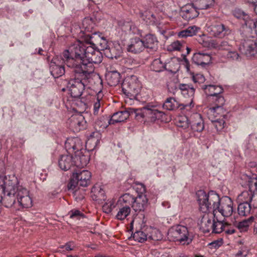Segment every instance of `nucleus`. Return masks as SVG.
<instances>
[{"label": "nucleus", "instance_id": "nucleus-1", "mask_svg": "<svg viewBox=\"0 0 257 257\" xmlns=\"http://www.w3.org/2000/svg\"><path fill=\"white\" fill-rule=\"evenodd\" d=\"M0 197L7 207L18 206L28 208L32 206L29 191L19 185L14 175L0 176Z\"/></svg>", "mask_w": 257, "mask_h": 257}, {"label": "nucleus", "instance_id": "nucleus-2", "mask_svg": "<svg viewBox=\"0 0 257 257\" xmlns=\"http://www.w3.org/2000/svg\"><path fill=\"white\" fill-rule=\"evenodd\" d=\"M90 43V41L83 43L77 41L63 52V55L66 59V65L68 67L79 72L82 70L80 65L85 58L86 49Z\"/></svg>", "mask_w": 257, "mask_h": 257}, {"label": "nucleus", "instance_id": "nucleus-3", "mask_svg": "<svg viewBox=\"0 0 257 257\" xmlns=\"http://www.w3.org/2000/svg\"><path fill=\"white\" fill-rule=\"evenodd\" d=\"M196 195L200 211L204 213L212 212L215 217L217 207L220 202L219 195L213 191L206 193L203 190L198 191Z\"/></svg>", "mask_w": 257, "mask_h": 257}, {"label": "nucleus", "instance_id": "nucleus-4", "mask_svg": "<svg viewBox=\"0 0 257 257\" xmlns=\"http://www.w3.org/2000/svg\"><path fill=\"white\" fill-rule=\"evenodd\" d=\"M75 76L74 79L69 81L67 84V88L69 89L71 96L74 98H79L82 94L86 87H88L89 84L92 81V77L89 74H87L81 71H75Z\"/></svg>", "mask_w": 257, "mask_h": 257}, {"label": "nucleus", "instance_id": "nucleus-5", "mask_svg": "<svg viewBox=\"0 0 257 257\" xmlns=\"http://www.w3.org/2000/svg\"><path fill=\"white\" fill-rule=\"evenodd\" d=\"M179 88L182 94L186 96L188 95L190 98V102L187 104H179V103L173 97H169L164 102L163 107L168 110H174L180 107L181 109L189 110L193 106V97L195 93V89L193 87L186 84H180Z\"/></svg>", "mask_w": 257, "mask_h": 257}, {"label": "nucleus", "instance_id": "nucleus-6", "mask_svg": "<svg viewBox=\"0 0 257 257\" xmlns=\"http://www.w3.org/2000/svg\"><path fill=\"white\" fill-rule=\"evenodd\" d=\"M96 45L92 41H90V45L86 49L85 58L80 65L82 68V70L80 71L89 74L91 77L94 71L93 64H99L101 62L102 59L101 52L96 50Z\"/></svg>", "mask_w": 257, "mask_h": 257}, {"label": "nucleus", "instance_id": "nucleus-7", "mask_svg": "<svg viewBox=\"0 0 257 257\" xmlns=\"http://www.w3.org/2000/svg\"><path fill=\"white\" fill-rule=\"evenodd\" d=\"M168 238L170 240L178 241L183 245H188L192 241V235L190 233L188 228L181 225L171 227L168 232Z\"/></svg>", "mask_w": 257, "mask_h": 257}, {"label": "nucleus", "instance_id": "nucleus-8", "mask_svg": "<svg viewBox=\"0 0 257 257\" xmlns=\"http://www.w3.org/2000/svg\"><path fill=\"white\" fill-rule=\"evenodd\" d=\"M91 174L86 170H74L67 187L69 190H74L78 186L87 187L91 183Z\"/></svg>", "mask_w": 257, "mask_h": 257}, {"label": "nucleus", "instance_id": "nucleus-9", "mask_svg": "<svg viewBox=\"0 0 257 257\" xmlns=\"http://www.w3.org/2000/svg\"><path fill=\"white\" fill-rule=\"evenodd\" d=\"M121 87L123 93L128 98L130 99H137L141 86L136 76L132 75L125 78Z\"/></svg>", "mask_w": 257, "mask_h": 257}, {"label": "nucleus", "instance_id": "nucleus-10", "mask_svg": "<svg viewBox=\"0 0 257 257\" xmlns=\"http://www.w3.org/2000/svg\"><path fill=\"white\" fill-rule=\"evenodd\" d=\"M135 112L137 116L140 115L142 117H148L152 121H155L156 120L164 121L166 117L165 113L159 110L157 108V106L151 104H148L138 109Z\"/></svg>", "mask_w": 257, "mask_h": 257}, {"label": "nucleus", "instance_id": "nucleus-11", "mask_svg": "<svg viewBox=\"0 0 257 257\" xmlns=\"http://www.w3.org/2000/svg\"><path fill=\"white\" fill-rule=\"evenodd\" d=\"M66 64V59L63 54L54 57L50 63V71L54 78H58L65 72L64 65Z\"/></svg>", "mask_w": 257, "mask_h": 257}, {"label": "nucleus", "instance_id": "nucleus-12", "mask_svg": "<svg viewBox=\"0 0 257 257\" xmlns=\"http://www.w3.org/2000/svg\"><path fill=\"white\" fill-rule=\"evenodd\" d=\"M140 192L135 198L132 207L136 211H144L148 206V199L147 198L146 192V188L144 185H140Z\"/></svg>", "mask_w": 257, "mask_h": 257}, {"label": "nucleus", "instance_id": "nucleus-13", "mask_svg": "<svg viewBox=\"0 0 257 257\" xmlns=\"http://www.w3.org/2000/svg\"><path fill=\"white\" fill-rule=\"evenodd\" d=\"M232 14L246 29H248V27L254 26V20L251 19L249 15L241 9L235 8L232 10Z\"/></svg>", "mask_w": 257, "mask_h": 257}, {"label": "nucleus", "instance_id": "nucleus-14", "mask_svg": "<svg viewBox=\"0 0 257 257\" xmlns=\"http://www.w3.org/2000/svg\"><path fill=\"white\" fill-rule=\"evenodd\" d=\"M219 212L224 217L230 216L233 212V202L230 198L224 197L220 199V202L216 209V213Z\"/></svg>", "mask_w": 257, "mask_h": 257}, {"label": "nucleus", "instance_id": "nucleus-15", "mask_svg": "<svg viewBox=\"0 0 257 257\" xmlns=\"http://www.w3.org/2000/svg\"><path fill=\"white\" fill-rule=\"evenodd\" d=\"M207 31L210 35L218 38H222L230 32L228 27L219 22L212 24L208 28Z\"/></svg>", "mask_w": 257, "mask_h": 257}, {"label": "nucleus", "instance_id": "nucleus-16", "mask_svg": "<svg viewBox=\"0 0 257 257\" xmlns=\"http://www.w3.org/2000/svg\"><path fill=\"white\" fill-rule=\"evenodd\" d=\"M70 126L74 131L79 132L86 127V121L81 114H75L69 119Z\"/></svg>", "mask_w": 257, "mask_h": 257}, {"label": "nucleus", "instance_id": "nucleus-17", "mask_svg": "<svg viewBox=\"0 0 257 257\" xmlns=\"http://www.w3.org/2000/svg\"><path fill=\"white\" fill-rule=\"evenodd\" d=\"M73 159L74 166L78 168H81L87 165L89 160V157L88 153L82 148L75 152Z\"/></svg>", "mask_w": 257, "mask_h": 257}, {"label": "nucleus", "instance_id": "nucleus-18", "mask_svg": "<svg viewBox=\"0 0 257 257\" xmlns=\"http://www.w3.org/2000/svg\"><path fill=\"white\" fill-rule=\"evenodd\" d=\"M190 130L192 132H201L204 128V121L200 113H194L189 118Z\"/></svg>", "mask_w": 257, "mask_h": 257}, {"label": "nucleus", "instance_id": "nucleus-19", "mask_svg": "<svg viewBox=\"0 0 257 257\" xmlns=\"http://www.w3.org/2000/svg\"><path fill=\"white\" fill-rule=\"evenodd\" d=\"M198 9L194 3L186 5L181 8V15L186 20H190L196 18L198 15Z\"/></svg>", "mask_w": 257, "mask_h": 257}, {"label": "nucleus", "instance_id": "nucleus-20", "mask_svg": "<svg viewBox=\"0 0 257 257\" xmlns=\"http://www.w3.org/2000/svg\"><path fill=\"white\" fill-rule=\"evenodd\" d=\"M142 39L144 48L148 49L150 52H155L158 50V41L154 35L148 34L142 37Z\"/></svg>", "mask_w": 257, "mask_h": 257}, {"label": "nucleus", "instance_id": "nucleus-21", "mask_svg": "<svg viewBox=\"0 0 257 257\" xmlns=\"http://www.w3.org/2000/svg\"><path fill=\"white\" fill-rule=\"evenodd\" d=\"M144 49V44L142 39L138 37L132 38L130 40L127 47V50L134 54L140 53Z\"/></svg>", "mask_w": 257, "mask_h": 257}, {"label": "nucleus", "instance_id": "nucleus-22", "mask_svg": "<svg viewBox=\"0 0 257 257\" xmlns=\"http://www.w3.org/2000/svg\"><path fill=\"white\" fill-rule=\"evenodd\" d=\"M192 60L194 64L205 67L211 62V57L208 53L198 52L193 55Z\"/></svg>", "mask_w": 257, "mask_h": 257}, {"label": "nucleus", "instance_id": "nucleus-23", "mask_svg": "<svg viewBox=\"0 0 257 257\" xmlns=\"http://www.w3.org/2000/svg\"><path fill=\"white\" fill-rule=\"evenodd\" d=\"M133 112L132 108H129L127 110L116 112L113 113L111 118L109 119L108 123L113 124L115 123L123 122L127 119Z\"/></svg>", "mask_w": 257, "mask_h": 257}, {"label": "nucleus", "instance_id": "nucleus-24", "mask_svg": "<svg viewBox=\"0 0 257 257\" xmlns=\"http://www.w3.org/2000/svg\"><path fill=\"white\" fill-rule=\"evenodd\" d=\"M212 215L205 214L202 217L199 223L200 229L204 233H209L212 231L214 219H212Z\"/></svg>", "mask_w": 257, "mask_h": 257}, {"label": "nucleus", "instance_id": "nucleus-25", "mask_svg": "<svg viewBox=\"0 0 257 257\" xmlns=\"http://www.w3.org/2000/svg\"><path fill=\"white\" fill-rule=\"evenodd\" d=\"M65 146L66 150L70 153L71 151H74L75 153L76 151H79L83 148L82 143L78 138L68 139L66 141Z\"/></svg>", "mask_w": 257, "mask_h": 257}, {"label": "nucleus", "instance_id": "nucleus-26", "mask_svg": "<svg viewBox=\"0 0 257 257\" xmlns=\"http://www.w3.org/2000/svg\"><path fill=\"white\" fill-rule=\"evenodd\" d=\"M106 52L104 53L108 58L113 59L117 58L121 52V48L120 45L116 42H111Z\"/></svg>", "mask_w": 257, "mask_h": 257}, {"label": "nucleus", "instance_id": "nucleus-27", "mask_svg": "<svg viewBox=\"0 0 257 257\" xmlns=\"http://www.w3.org/2000/svg\"><path fill=\"white\" fill-rule=\"evenodd\" d=\"M58 165L62 170H68L74 165L73 157L69 155L61 156L58 161Z\"/></svg>", "mask_w": 257, "mask_h": 257}, {"label": "nucleus", "instance_id": "nucleus-28", "mask_svg": "<svg viewBox=\"0 0 257 257\" xmlns=\"http://www.w3.org/2000/svg\"><path fill=\"white\" fill-rule=\"evenodd\" d=\"M105 77L108 84L111 86H116L120 81V74L116 70H107Z\"/></svg>", "mask_w": 257, "mask_h": 257}, {"label": "nucleus", "instance_id": "nucleus-29", "mask_svg": "<svg viewBox=\"0 0 257 257\" xmlns=\"http://www.w3.org/2000/svg\"><path fill=\"white\" fill-rule=\"evenodd\" d=\"M91 197L93 200L100 203L105 199L104 191L100 186L96 185L91 189Z\"/></svg>", "mask_w": 257, "mask_h": 257}, {"label": "nucleus", "instance_id": "nucleus-30", "mask_svg": "<svg viewBox=\"0 0 257 257\" xmlns=\"http://www.w3.org/2000/svg\"><path fill=\"white\" fill-rule=\"evenodd\" d=\"M204 46H207L204 45ZM207 46L215 49L225 50L226 52L230 51L232 47L227 41H217L216 40H211Z\"/></svg>", "mask_w": 257, "mask_h": 257}, {"label": "nucleus", "instance_id": "nucleus-31", "mask_svg": "<svg viewBox=\"0 0 257 257\" xmlns=\"http://www.w3.org/2000/svg\"><path fill=\"white\" fill-rule=\"evenodd\" d=\"M203 89L207 95L212 97L223 92V89L221 87L213 85H204Z\"/></svg>", "mask_w": 257, "mask_h": 257}, {"label": "nucleus", "instance_id": "nucleus-32", "mask_svg": "<svg viewBox=\"0 0 257 257\" xmlns=\"http://www.w3.org/2000/svg\"><path fill=\"white\" fill-rule=\"evenodd\" d=\"M238 213L240 216H245L252 213L253 209L249 203L240 202L238 206Z\"/></svg>", "mask_w": 257, "mask_h": 257}, {"label": "nucleus", "instance_id": "nucleus-33", "mask_svg": "<svg viewBox=\"0 0 257 257\" xmlns=\"http://www.w3.org/2000/svg\"><path fill=\"white\" fill-rule=\"evenodd\" d=\"M213 99L215 102V106L210 108L211 111L217 113L222 111L223 110L222 106L225 102L224 98L219 94L213 97Z\"/></svg>", "mask_w": 257, "mask_h": 257}, {"label": "nucleus", "instance_id": "nucleus-34", "mask_svg": "<svg viewBox=\"0 0 257 257\" xmlns=\"http://www.w3.org/2000/svg\"><path fill=\"white\" fill-rule=\"evenodd\" d=\"M198 30L199 28L195 26L189 27L188 28L179 32L178 36L180 38L192 37L196 35Z\"/></svg>", "mask_w": 257, "mask_h": 257}, {"label": "nucleus", "instance_id": "nucleus-35", "mask_svg": "<svg viewBox=\"0 0 257 257\" xmlns=\"http://www.w3.org/2000/svg\"><path fill=\"white\" fill-rule=\"evenodd\" d=\"M254 189L253 184H251L250 186V190L242 192L238 196V201L240 202L249 203L253 192L251 190Z\"/></svg>", "mask_w": 257, "mask_h": 257}, {"label": "nucleus", "instance_id": "nucleus-36", "mask_svg": "<svg viewBox=\"0 0 257 257\" xmlns=\"http://www.w3.org/2000/svg\"><path fill=\"white\" fill-rule=\"evenodd\" d=\"M214 0H195L194 4L198 10H205L213 5Z\"/></svg>", "mask_w": 257, "mask_h": 257}, {"label": "nucleus", "instance_id": "nucleus-37", "mask_svg": "<svg viewBox=\"0 0 257 257\" xmlns=\"http://www.w3.org/2000/svg\"><path fill=\"white\" fill-rule=\"evenodd\" d=\"M225 227H227L226 223H224L222 221H218L217 219L216 221L214 219V221L212 226V233L219 234L223 232L224 230L225 229Z\"/></svg>", "mask_w": 257, "mask_h": 257}, {"label": "nucleus", "instance_id": "nucleus-38", "mask_svg": "<svg viewBox=\"0 0 257 257\" xmlns=\"http://www.w3.org/2000/svg\"><path fill=\"white\" fill-rule=\"evenodd\" d=\"M109 119L107 116H102L99 117L95 122L96 129L99 128V131L105 129L110 124L108 123Z\"/></svg>", "mask_w": 257, "mask_h": 257}, {"label": "nucleus", "instance_id": "nucleus-39", "mask_svg": "<svg viewBox=\"0 0 257 257\" xmlns=\"http://www.w3.org/2000/svg\"><path fill=\"white\" fill-rule=\"evenodd\" d=\"M151 69L156 72H161L166 70V65L160 59H155L151 65Z\"/></svg>", "mask_w": 257, "mask_h": 257}, {"label": "nucleus", "instance_id": "nucleus-40", "mask_svg": "<svg viewBox=\"0 0 257 257\" xmlns=\"http://www.w3.org/2000/svg\"><path fill=\"white\" fill-rule=\"evenodd\" d=\"M254 219L253 216H250L247 219H244L238 223L237 227L241 232H245L248 230L249 226L251 224Z\"/></svg>", "mask_w": 257, "mask_h": 257}, {"label": "nucleus", "instance_id": "nucleus-41", "mask_svg": "<svg viewBox=\"0 0 257 257\" xmlns=\"http://www.w3.org/2000/svg\"><path fill=\"white\" fill-rule=\"evenodd\" d=\"M130 212L131 208L130 206L125 205L119 209L116 215V218L118 220H122L126 218L130 214Z\"/></svg>", "mask_w": 257, "mask_h": 257}, {"label": "nucleus", "instance_id": "nucleus-42", "mask_svg": "<svg viewBox=\"0 0 257 257\" xmlns=\"http://www.w3.org/2000/svg\"><path fill=\"white\" fill-rule=\"evenodd\" d=\"M225 57L229 61H240L241 57L238 52L234 50L233 47L230 49L226 53L224 54Z\"/></svg>", "mask_w": 257, "mask_h": 257}, {"label": "nucleus", "instance_id": "nucleus-43", "mask_svg": "<svg viewBox=\"0 0 257 257\" xmlns=\"http://www.w3.org/2000/svg\"><path fill=\"white\" fill-rule=\"evenodd\" d=\"M177 125L179 127L188 132L190 128V123L189 119L186 116H182L179 118L177 122Z\"/></svg>", "mask_w": 257, "mask_h": 257}, {"label": "nucleus", "instance_id": "nucleus-44", "mask_svg": "<svg viewBox=\"0 0 257 257\" xmlns=\"http://www.w3.org/2000/svg\"><path fill=\"white\" fill-rule=\"evenodd\" d=\"M133 237L135 240L140 242H143L148 240V234L147 235L142 230H138L134 232Z\"/></svg>", "mask_w": 257, "mask_h": 257}, {"label": "nucleus", "instance_id": "nucleus-45", "mask_svg": "<svg viewBox=\"0 0 257 257\" xmlns=\"http://www.w3.org/2000/svg\"><path fill=\"white\" fill-rule=\"evenodd\" d=\"M163 238L162 234L161 232L156 229H152L148 234V240L159 241L161 240Z\"/></svg>", "mask_w": 257, "mask_h": 257}, {"label": "nucleus", "instance_id": "nucleus-46", "mask_svg": "<svg viewBox=\"0 0 257 257\" xmlns=\"http://www.w3.org/2000/svg\"><path fill=\"white\" fill-rule=\"evenodd\" d=\"M254 190L252 194L249 204L252 208L254 209L257 208V180L253 182Z\"/></svg>", "mask_w": 257, "mask_h": 257}, {"label": "nucleus", "instance_id": "nucleus-47", "mask_svg": "<svg viewBox=\"0 0 257 257\" xmlns=\"http://www.w3.org/2000/svg\"><path fill=\"white\" fill-rule=\"evenodd\" d=\"M110 43L111 42H108L105 38L103 37H100L97 48L99 51H104L105 52H106V50L108 48Z\"/></svg>", "mask_w": 257, "mask_h": 257}, {"label": "nucleus", "instance_id": "nucleus-48", "mask_svg": "<svg viewBox=\"0 0 257 257\" xmlns=\"http://www.w3.org/2000/svg\"><path fill=\"white\" fill-rule=\"evenodd\" d=\"M82 28L86 32H91L94 27V24L91 19L85 18L82 21Z\"/></svg>", "mask_w": 257, "mask_h": 257}, {"label": "nucleus", "instance_id": "nucleus-49", "mask_svg": "<svg viewBox=\"0 0 257 257\" xmlns=\"http://www.w3.org/2000/svg\"><path fill=\"white\" fill-rule=\"evenodd\" d=\"M102 98V94L99 91L96 95V101L93 104V113L95 115L98 114L99 109L101 106V100Z\"/></svg>", "mask_w": 257, "mask_h": 257}, {"label": "nucleus", "instance_id": "nucleus-50", "mask_svg": "<svg viewBox=\"0 0 257 257\" xmlns=\"http://www.w3.org/2000/svg\"><path fill=\"white\" fill-rule=\"evenodd\" d=\"M115 201L113 199L108 200L102 206V210L106 213H109L111 212L112 209L114 208Z\"/></svg>", "mask_w": 257, "mask_h": 257}, {"label": "nucleus", "instance_id": "nucleus-51", "mask_svg": "<svg viewBox=\"0 0 257 257\" xmlns=\"http://www.w3.org/2000/svg\"><path fill=\"white\" fill-rule=\"evenodd\" d=\"M135 198L130 194H125L121 197L120 200L125 203L126 205L132 206Z\"/></svg>", "mask_w": 257, "mask_h": 257}, {"label": "nucleus", "instance_id": "nucleus-52", "mask_svg": "<svg viewBox=\"0 0 257 257\" xmlns=\"http://www.w3.org/2000/svg\"><path fill=\"white\" fill-rule=\"evenodd\" d=\"M212 122L217 131H221L223 128L225 121L223 119H217Z\"/></svg>", "mask_w": 257, "mask_h": 257}, {"label": "nucleus", "instance_id": "nucleus-53", "mask_svg": "<svg viewBox=\"0 0 257 257\" xmlns=\"http://www.w3.org/2000/svg\"><path fill=\"white\" fill-rule=\"evenodd\" d=\"M70 217L71 218H76L79 219L83 215L81 212L78 210H72L69 212Z\"/></svg>", "mask_w": 257, "mask_h": 257}, {"label": "nucleus", "instance_id": "nucleus-54", "mask_svg": "<svg viewBox=\"0 0 257 257\" xmlns=\"http://www.w3.org/2000/svg\"><path fill=\"white\" fill-rule=\"evenodd\" d=\"M183 43L179 41H176L174 42H173L171 45V47L173 50L174 51H179L181 49V48L183 47Z\"/></svg>", "mask_w": 257, "mask_h": 257}, {"label": "nucleus", "instance_id": "nucleus-55", "mask_svg": "<svg viewBox=\"0 0 257 257\" xmlns=\"http://www.w3.org/2000/svg\"><path fill=\"white\" fill-rule=\"evenodd\" d=\"M193 80L195 83H202L205 81V77L202 74H197L193 76Z\"/></svg>", "mask_w": 257, "mask_h": 257}, {"label": "nucleus", "instance_id": "nucleus-56", "mask_svg": "<svg viewBox=\"0 0 257 257\" xmlns=\"http://www.w3.org/2000/svg\"><path fill=\"white\" fill-rule=\"evenodd\" d=\"M73 191H74L73 193L74 194V196L75 197V199L77 201H81L84 198V196L83 195H81L79 196H77V195L78 194V192L76 188L75 189H74Z\"/></svg>", "mask_w": 257, "mask_h": 257}, {"label": "nucleus", "instance_id": "nucleus-57", "mask_svg": "<svg viewBox=\"0 0 257 257\" xmlns=\"http://www.w3.org/2000/svg\"><path fill=\"white\" fill-rule=\"evenodd\" d=\"M73 243L71 242L67 243L65 245L60 247L61 248H65L66 250H71L73 249Z\"/></svg>", "mask_w": 257, "mask_h": 257}, {"label": "nucleus", "instance_id": "nucleus-58", "mask_svg": "<svg viewBox=\"0 0 257 257\" xmlns=\"http://www.w3.org/2000/svg\"><path fill=\"white\" fill-rule=\"evenodd\" d=\"M226 225H227V227H225V229L223 231L226 234H232L235 232V230L234 229H229L228 228L229 225L228 224H226Z\"/></svg>", "mask_w": 257, "mask_h": 257}, {"label": "nucleus", "instance_id": "nucleus-59", "mask_svg": "<svg viewBox=\"0 0 257 257\" xmlns=\"http://www.w3.org/2000/svg\"><path fill=\"white\" fill-rule=\"evenodd\" d=\"M246 2L249 4H251L253 7L257 5V0H246Z\"/></svg>", "mask_w": 257, "mask_h": 257}, {"label": "nucleus", "instance_id": "nucleus-60", "mask_svg": "<svg viewBox=\"0 0 257 257\" xmlns=\"http://www.w3.org/2000/svg\"><path fill=\"white\" fill-rule=\"evenodd\" d=\"M4 169V162L0 160V171H2Z\"/></svg>", "mask_w": 257, "mask_h": 257}, {"label": "nucleus", "instance_id": "nucleus-61", "mask_svg": "<svg viewBox=\"0 0 257 257\" xmlns=\"http://www.w3.org/2000/svg\"><path fill=\"white\" fill-rule=\"evenodd\" d=\"M254 7V12L257 15V5H255V6L253 7Z\"/></svg>", "mask_w": 257, "mask_h": 257}, {"label": "nucleus", "instance_id": "nucleus-62", "mask_svg": "<svg viewBox=\"0 0 257 257\" xmlns=\"http://www.w3.org/2000/svg\"><path fill=\"white\" fill-rule=\"evenodd\" d=\"M242 254V252L241 251H238L237 254H236V256H239L240 255H241Z\"/></svg>", "mask_w": 257, "mask_h": 257}, {"label": "nucleus", "instance_id": "nucleus-63", "mask_svg": "<svg viewBox=\"0 0 257 257\" xmlns=\"http://www.w3.org/2000/svg\"><path fill=\"white\" fill-rule=\"evenodd\" d=\"M179 257H188V256L184 254H181L180 255Z\"/></svg>", "mask_w": 257, "mask_h": 257}, {"label": "nucleus", "instance_id": "nucleus-64", "mask_svg": "<svg viewBox=\"0 0 257 257\" xmlns=\"http://www.w3.org/2000/svg\"><path fill=\"white\" fill-rule=\"evenodd\" d=\"M186 49H187V54H189L191 51V49L190 48H189L188 47H187L186 48Z\"/></svg>", "mask_w": 257, "mask_h": 257}]
</instances>
